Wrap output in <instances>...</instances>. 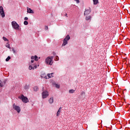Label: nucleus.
Returning a JSON list of instances; mask_svg holds the SVG:
<instances>
[{
  "instance_id": "nucleus-1",
  "label": "nucleus",
  "mask_w": 130,
  "mask_h": 130,
  "mask_svg": "<svg viewBox=\"0 0 130 130\" xmlns=\"http://www.w3.org/2000/svg\"><path fill=\"white\" fill-rule=\"evenodd\" d=\"M53 60V56H48L45 59V63L46 64H48V66H52L53 62L52 60Z\"/></svg>"
},
{
  "instance_id": "nucleus-2",
  "label": "nucleus",
  "mask_w": 130,
  "mask_h": 130,
  "mask_svg": "<svg viewBox=\"0 0 130 130\" xmlns=\"http://www.w3.org/2000/svg\"><path fill=\"white\" fill-rule=\"evenodd\" d=\"M71 39V37H70V35H68L66 36L65 38L63 39V43L62 44V46H66L68 43L69 40Z\"/></svg>"
},
{
  "instance_id": "nucleus-3",
  "label": "nucleus",
  "mask_w": 130,
  "mask_h": 130,
  "mask_svg": "<svg viewBox=\"0 0 130 130\" xmlns=\"http://www.w3.org/2000/svg\"><path fill=\"white\" fill-rule=\"evenodd\" d=\"M11 24L12 28L15 30H19L20 29V25L17 23V22L13 21L11 22Z\"/></svg>"
},
{
  "instance_id": "nucleus-4",
  "label": "nucleus",
  "mask_w": 130,
  "mask_h": 130,
  "mask_svg": "<svg viewBox=\"0 0 130 130\" xmlns=\"http://www.w3.org/2000/svg\"><path fill=\"white\" fill-rule=\"evenodd\" d=\"M13 108L17 112V113H20L21 112V107L20 106H17L16 105V104H13Z\"/></svg>"
},
{
  "instance_id": "nucleus-5",
  "label": "nucleus",
  "mask_w": 130,
  "mask_h": 130,
  "mask_svg": "<svg viewBox=\"0 0 130 130\" xmlns=\"http://www.w3.org/2000/svg\"><path fill=\"white\" fill-rule=\"evenodd\" d=\"M19 99H20V100H22L23 103H28V102H29V100L28 99V98L24 96V95L23 94L21 95V96H19Z\"/></svg>"
},
{
  "instance_id": "nucleus-6",
  "label": "nucleus",
  "mask_w": 130,
  "mask_h": 130,
  "mask_svg": "<svg viewBox=\"0 0 130 130\" xmlns=\"http://www.w3.org/2000/svg\"><path fill=\"white\" fill-rule=\"evenodd\" d=\"M49 95V93H48V91L46 90L44 91L42 93V96L43 99H45V98H47Z\"/></svg>"
},
{
  "instance_id": "nucleus-7",
  "label": "nucleus",
  "mask_w": 130,
  "mask_h": 130,
  "mask_svg": "<svg viewBox=\"0 0 130 130\" xmlns=\"http://www.w3.org/2000/svg\"><path fill=\"white\" fill-rule=\"evenodd\" d=\"M0 16H1L2 18H5V17H6V14H5V11H4L3 6H0Z\"/></svg>"
},
{
  "instance_id": "nucleus-8",
  "label": "nucleus",
  "mask_w": 130,
  "mask_h": 130,
  "mask_svg": "<svg viewBox=\"0 0 130 130\" xmlns=\"http://www.w3.org/2000/svg\"><path fill=\"white\" fill-rule=\"evenodd\" d=\"M90 13H91V8H89L88 9H86L84 12V15H88Z\"/></svg>"
},
{
  "instance_id": "nucleus-9",
  "label": "nucleus",
  "mask_w": 130,
  "mask_h": 130,
  "mask_svg": "<svg viewBox=\"0 0 130 130\" xmlns=\"http://www.w3.org/2000/svg\"><path fill=\"white\" fill-rule=\"evenodd\" d=\"M52 85L53 86H54L57 89H59V88H60V85H59V84H56L55 82H52Z\"/></svg>"
},
{
  "instance_id": "nucleus-10",
  "label": "nucleus",
  "mask_w": 130,
  "mask_h": 130,
  "mask_svg": "<svg viewBox=\"0 0 130 130\" xmlns=\"http://www.w3.org/2000/svg\"><path fill=\"white\" fill-rule=\"evenodd\" d=\"M27 12L28 13V14H34V11L29 8H27Z\"/></svg>"
},
{
  "instance_id": "nucleus-11",
  "label": "nucleus",
  "mask_w": 130,
  "mask_h": 130,
  "mask_svg": "<svg viewBox=\"0 0 130 130\" xmlns=\"http://www.w3.org/2000/svg\"><path fill=\"white\" fill-rule=\"evenodd\" d=\"M41 77L42 79H43V78L44 79H48L47 76H46V74H45V73H42L41 75Z\"/></svg>"
},
{
  "instance_id": "nucleus-12",
  "label": "nucleus",
  "mask_w": 130,
  "mask_h": 130,
  "mask_svg": "<svg viewBox=\"0 0 130 130\" xmlns=\"http://www.w3.org/2000/svg\"><path fill=\"white\" fill-rule=\"evenodd\" d=\"M53 75H54V73H52L51 74H48L47 77H48V79H50V78H53Z\"/></svg>"
},
{
  "instance_id": "nucleus-13",
  "label": "nucleus",
  "mask_w": 130,
  "mask_h": 130,
  "mask_svg": "<svg viewBox=\"0 0 130 130\" xmlns=\"http://www.w3.org/2000/svg\"><path fill=\"white\" fill-rule=\"evenodd\" d=\"M61 110V107H60V108L58 109V111L57 112L56 116H59V115H60V114Z\"/></svg>"
},
{
  "instance_id": "nucleus-14",
  "label": "nucleus",
  "mask_w": 130,
  "mask_h": 130,
  "mask_svg": "<svg viewBox=\"0 0 130 130\" xmlns=\"http://www.w3.org/2000/svg\"><path fill=\"white\" fill-rule=\"evenodd\" d=\"M33 64L31 63H29V67H28V70H29L30 71H31V70H33Z\"/></svg>"
},
{
  "instance_id": "nucleus-15",
  "label": "nucleus",
  "mask_w": 130,
  "mask_h": 130,
  "mask_svg": "<svg viewBox=\"0 0 130 130\" xmlns=\"http://www.w3.org/2000/svg\"><path fill=\"white\" fill-rule=\"evenodd\" d=\"M39 90V88L37 86H35L34 87V91L35 92H37Z\"/></svg>"
},
{
  "instance_id": "nucleus-16",
  "label": "nucleus",
  "mask_w": 130,
  "mask_h": 130,
  "mask_svg": "<svg viewBox=\"0 0 130 130\" xmlns=\"http://www.w3.org/2000/svg\"><path fill=\"white\" fill-rule=\"evenodd\" d=\"M91 16H86L85 20L86 21H91Z\"/></svg>"
},
{
  "instance_id": "nucleus-17",
  "label": "nucleus",
  "mask_w": 130,
  "mask_h": 130,
  "mask_svg": "<svg viewBox=\"0 0 130 130\" xmlns=\"http://www.w3.org/2000/svg\"><path fill=\"white\" fill-rule=\"evenodd\" d=\"M49 103L50 104H52V103H53V98H51L49 99Z\"/></svg>"
},
{
  "instance_id": "nucleus-18",
  "label": "nucleus",
  "mask_w": 130,
  "mask_h": 130,
  "mask_svg": "<svg viewBox=\"0 0 130 130\" xmlns=\"http://www.w3.org/2000/svg\"><path fill=\"white\" fill-rule=\"evenodd\" d=\"M75 91L76 90H75L74 89H70L69 90V93H70V94H74Z\"/></svg>"
},
{
  "instance_id": "nucleus-19",
  "label": "nucleus",
  "mask_w": 130,
  "mask_h": 130,
  "mask_svg": "<svg viewBox=\"0 0 130 130\" xmlns=\"http://www.w3.org/2000/svg\"><path fill=\"white\" fill-rule=\"evenodd\" d=\"M93 2V5H97L99 3V0H92Z\"/></svg>"
},
{
  "instance_id": "nucleus-20",
  "label": "nucleus",
  "mask_w": 130,
  "mask_h": 130,
  "mask_svg": "<svg viewBox=\"0 0 130 130\" xmlns=\"http://www.w3.org/2000/svg\"><path fill=\"white\" fill-rule=\"evenodd\" d=\"M81 96H82V98H84L85 97V92L84 91L81 92Z\"/></svg>"
},
{
  "instance_id": "nucleus-21",
  "label": "nucleus",
  "mask_w": 130,
  "mask_h": 130,
  "mask_svg": "<svg viewBox=\"0 0 130 130\" xmlns=\"http://www.w3.org/2000/svg\"><path fill=\"white\" fill-rule=\"evenodd\" d=\"M54 60L57 61L58 60H59V58L58 57V56H56L54 57Z\"/></svg>"
},
{
  "instance_id": "nucleus-22",
  "label": "nucleus",
  "mask_w": 130,
  "mask_h": 130,
  "mask_svg": "<svg viewBox=\"0 0 130 130\" xmlns=\"http://www.w3.org/2000/svg\"><path fill=\"white\" fill-rule=\"evenodd\" d=\"M6 46L7 47V48L11 49V47H10V44H9L8 43L6 44Z\"/></svg>"
},
{
  "instance_id": "nucleus-23",
  "label": "nucleus",
  "mask_w": 130,
  "mask_h": 130,
  "mask_svg": "<svg viewBox=\"0 0 130 130\" xmlns=\"http://www.w3.org/2000/svg\"><path fill=\"white\" fill-rule=\"evenodd\" d=\"M35 60L36 61H38L39 59H38V57L37 56V55H35Z\"/></svg>"
},
{
  "instance_id": "nucleus-24",
  "label": "nucleus",
  "mask_w": 130,
  "mask_h": 130,
  "mask_svg": "<svg viewBox=\"0 0 130 130\" xmlns=\"http://www.w3.org/2000/svg\"><path fill=\"white\" fill-rule=\"evenodd\" d=\"M11 59V57L9 56L6 59V61H9Z\"/></svg>"
},
{
  "instance_id": "nucleus-25",
  "label": "nucleus",
  "mask_w": 130,
  "mask_h": 130,
  "mask_svg": "<svg viewBox=\"0 0 130 130\" xmlns=\"http://www.w3.org/2000/svg\"><path fill=\"white\" fill-rule=\"evenodd\" d=\"M24 89H25V90H28V89H29V85H26L24 86Z\"/></svg>"
},
{
  "instance_id": "nucleus-26",
  "label": "nucleus",
  "mask_w": 130,
  "mask_h": 130,
  "mask_svg": "<svg viewBox=\"0 0 130 130\" xmlns=\"http://www.w3.org/2000/svg\"><path fill=\"white\" fill-rule=\"evenodd\" d=\"M3 40H4L5 41H9V40H8V39H7V38L3 37Z\"/></svg>"
},
{
  "instance_id": "nucleus-27",
  "label": "nucleus",
  "mask_w": 130,
  "mask_h": 130,
  "mask_svg": "<svg viewBox=\"0 0 130 130\" xmlns=\"http://www.w3.org/2000/svg\"><path fill=\"white\" fill-rule=\"evenodd\" d=\"M23 24L24 25H28V21H24V22H23Z\"/></svg>"
},
{
  "instance_id": "nucleus-28",
  "label": "nucleus",
  "mask_w": 130,
  "mask_h": 130,
  "mask_svg": "<svg viewBox=\"0 0 130 130\" xmlns=\"http://www.w3.org/2000/svg\"><path fill=\"white\" fill-rule=\"evenodd\" d=\"M29 63H31V64H33V66H35L34 65V60H31Z\"/></svg>"
},
{
  "instance_id": "nucleus-29",
  "label": "nucleus",
  "mask_w": 130,
  "mask_h": 130,
  "mask_svg": "<svg viewBox=\"0 0 130 130\" xmlns=\"http://www.w3.org/2000/svg\"><path fill=\"white\" fill-rule=\"evenodd\" d=\"M74 2H76L77 4H80V0H73Z\"/></svg>"
},
{
  "instance_id": "nucleus-30",
  "label": "nucleus",
  "mask_w": 130,
  "mask_h": 130,
  "mask_svg": "<svg viewBox=\"0 0 130 130\" xmlns=\"http://www.w3.org/2000/svg\"><path fill=\"white\" fill-rule=\"evenodd\" d=\"M35 56H31V60H34V59H35Z\"/></svg>"
},
{
  "instance_id": "nucleus-31",
  "label": "nucleus",
  "mask_w": 130,
  "mask_h": 130,
  "mask_svg": "<svg viewBox=\"0 0 130 130\" xmlns=\"http://www.w3.org/2000/svg\"><path fill=\"white\" fill-rule=\"evenodd\" d=\"M35 69H37V65H35L34 67H33V70H35Z\"/></svg>"
},
{
  "instance_id": "nucleus-32",
  "label": "nucleus",
  "mask_w": 130,
  "mask_h": 130,
  "mask_svg": "<svg viewBox=\"0 0 130 130\" xmlns=\"http://www.w3.org/2000/svg\"><path fill=\"white\" fill-rule=\"evenodd\" d=\"M45 30H48V26L47 25H46L45 27Z\"/></svg>"
},
{
  "instance_id": "nucleus-33",
  "label": "nucleus",
  "mask_w": 130,
  "mask_h": 130,
  "mask_svg": "<svg viewBox=\"0 0 130 130\" xmlns=\"http://www.w3.org/2000/svg\"><path fill=\"white\" fill-rule=\"evenodd\" d=\"M0 87H4V84H2L1 82H0Z\"/></svg>"
},
{
  "instance_id": "nucleus-34",
  "label": "nucleus",
  "mask_w": 130,
  "mask_h": 130,
  "mask_svg": "<svg viewBox=\"0 0 130 130\" xmlns=\"http://www.w3.org/2000/svg\"><path fill=\"white\" fill-rule=\"evenodd\" d=\"M24 20H25V21H27V20H28V17H25Z\"/></svg>"
},
{
  "instance_id": "nucleus-35",
  "label": "nucleus",
  "mask_w": 130,
  "mask_h": 130,
  "mask_svg": "<svg viewBox=\"0 0 130 130\" xmlns=\"http://www.w3.org/2000/svg\"><path fill=\"white\" fill-rule=\"evenodd\" d=\"M12 51L14 53H15V52H16V51L14 49H12Z\"/></svg>"
},
{
  "instance_id": "nucleus-36",
  "label": "nucleus",
  "mask_w": 130,
  "mask_h": 130,
  "mask_svg": "<svg viewBox=\"0 0 130 130\" xmlns=\"http://www.w3.org/2000/svg\"><path fill=\"white\" fill-rule=\"evenodd\" d=\"M64 16H65L66 17H68V14H67V13L65 14Z\"/></svg>"
},
{
  "instance_id": "nucleus-37",
  "label": "nucleus",
  "mask_w": 130,
  "mask_h": 130,
  "mask_svg": "<svg viewBox=\"0 0 130 130\" xmlns=\"http://www.w3.org/2000/svg\"><path fill=\"white\" fill-rule=\"evenodd\" d=\"M38 59H40V57H39L38 58Z\"/></svg>"
}]
</instances>
